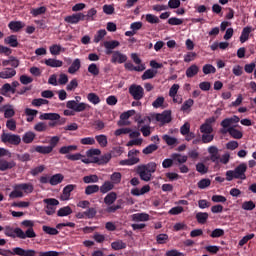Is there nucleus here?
<instances>
[{
  "mask_svg": "<svg viewBox=\"0 0 256 256\" xmlns=\"http://www.w3.org/2000/svg\"><path fill=\"white\" fill-rule=\"evenodd\" d=\"M157 171V163L149 162L148 164L138 165L136 168V173L139 175L141 181L149 182L151 177H153V173Z\"/></svg>",
  "mask_w": 256,
  "mask_h": 256,
  "instance_id": "obj_1",
  "label": "nucleus"
},
{
  "mask_svg": "<svg viewBox=\"0 0 256 256\" xmlns=\"http://www.w3.org/2000/svg\"><path fill=\"white\" fill-rule=\"evenodd\" d=\"M208 153H209V159L212 163H215V165H219V163H222V165H227L229 163V160L231 159V154L225 153L224 155L219 154V148L217 146H210L208 147Z\"/></svg>",
  "mask_w": 256,
  "mask_h": 256,
  "instance_id": "obj_2",
  "label": "nucleus"
},
{
  "mask_svg": "<svg viewBox=\"0 0 256 256\" xmlns=\"http://www.w3.org/2000/svg\"><path fill=\"white\" fill-rule=\"evenodd\" d=\"M14 253L19 256H59L57 251L37 252L33 249L25 250L21 247H15Z\"/></svg>",
  "mask_w": 256,
  "mask_h": 256,
  "instance_id": "obj_3",
  "label": "nucleus"
},
{
  "mask_svg": "<svg viewBox=\"0 0 256 256\" xmlns=\"http://www.w3.org/2000/svg\"><path fill=\"white\" fill-rule=\"evenodd\" d=\"M76 100H70L66 103L67 109H71L72 111H75L76 113H81L89 107V104H86L85 102H80L81 101V96H76Z\"/></svg>",
  "mask_w": 256,
  "mask_h": 256,
  "instance_id": "obj_4",
  "label": "nucleus"
},
{
  "mask_svg": "<svg viewBox=\"0 0 256 256\" xmlns=\"http://www.w3.org/2000/svg\"><path fill=\"white\" fill-rule=\"evenodd\" d=\"M20 225L24 229H27L24 232V239H35V237H37V233H35V230L33 229V227H35V222L32 220H24Z\"/></svg>",
  "mask_w": 256,
  "mask_h": 256,
  "instance_id": "obj_5",
  "label": "nucleus"
},
{
  "mask_svg": "<svg viewBox=\"0 0 256 256\" xmlns=\"http://www.w3.org/2000/svg\"><path fill=\"white\" fill-rule=\"evenodd\" d=\"M4 234L6 235V237H11L12 239H15L16 237L18 239H25V231H23V229L21 228L5 226Z\"/></svg>",
  "mask_w": 256,
  "mask_h": 256,
  "instance_id": "obj_6",
  "label": "nucleus"
},
{
  "mask_svg": "<svg viewBox=\"0 0 256 256\" xmlns=\"http://www.w3.org/2000/svg\"><path fill=\"white\" fill-rule=\"evenodd\" d=\"M128 91L135 101H141L145 97V89L141 85L132 84Z\"/></svg>",
  "mask_w": 256,
  "mask_h": 256,
  "instance_id": "obj_7",
  "label": "nucleus"
},
{
  "mask_svg": "<svg viewBox=\"0 0 256 256\" xmlns=\"http://www.w3.org/2000/svg\"><path fill=\"white\" fill-rule=\"evenodd\" d=\"M41 121H57L58 125H65L67 118H61L58 113H43L39 116Z\"/></svg>",
  "mask_w": 256,
  "mask_h": 256,
  "instance_id": "obj_8",
  "label": "nucleus"
},
{
  "mask_svg": "<svg viewBox=\"0 0 256 256\" xmlns=\"http://www.w3.org/2000/svg\"><path fill=\"white\" fill-rule=\"evenodd\" d=\"M1 141L2 143H9V145H20L21 144V136L17 134L5 133L1 134Z\"/></svg>",
  "mask_w": 256,
  "mask_h": 256,
  "instance_id": "obj_9",
  "label": "nucleus"
},
{
  "mask_svg": "<svg viewBox=\"0 0 256 256\" xmlns=\"http://www.w3.org/2000/svg\"><path fill=\"white\" fill-rule=\"evenodd\" d=\"M46 204L45 213L46 215H55L56 207L59 205V200L55 198H46L43 200Z\"/></svg>",
  "mask_w": 256,
  "mask_h": 256,
  "instance_id": "obj_10",
  "label": "nucleus"
},
{
  "mask_svg": "<svg viewBox=\"0 0 256 256\" xmlns=\"http://www.w3.org/2000/svg\"><path fill=\"white\" fill-rule=\"evenodd\" d=\"M110 63H113L114 65H123V63H127L128 57L126 54L122 53L119 50L114 51L113 54H111Z\"/></svg>",
  "mask_w": 256,
  "mask_h": 256,
  "instance_id": "obj_11",
  "label": "nucleus"
},
{
  "mask_svg": "<svg viewBox=\"0 0 256 256\" xmlns=\"http://www.w3.org/2000/svg\"><path fill=\"white\" fill-rule=\"evenodd\" d=\"M245 173H247V164L245 163H241L234 169L235 179L245 181V179H247V175H245Z\"/></svg>",
  "mask_w": 256,
  "mask_h": 256,
  "instance_id": "obj_12",
  "label": "nucleus"
},
{
  "mask_svg": "<svg viewBox=\"0 0 256 256\" xmlns=\"http://www.w3.org/2000/svg\"><path fill=\"white\" fill-rule=\"evenodd\" d=\"M65 23H69L70 25H77L79 21H85V14L79 12L76 14H72L69 16H66L64 18Z\"/></svg>",
  "mask_w": 256,
  "mask_h": 256,
  "instance_id": "obj_13",
  "label": "nucleus"
},
{
  "mask_svg": "<svg viewBox=\"0 0 256 256\" xmlns=\"http://www.w3.org/2000/svg\"><path fill=\"white\" fill-rule=\"evenodd\" d=\"M120 45L121 43L117 40L104 41L103 47L105 49V54L106 55L114 54L115 51H113V49H117V47H119Z\"/></svg>",
  "mask_w": 256,
  "mask_h": 256,
  "instance_id": "obj_14",
  "label": "nucleus"
},
{
  "mask_svg": "<svg viewBox=\"0 0 256 256\" xmlns=\"http://www.w3.org/2000/svg\"><path fill=\"white\" fill-rule=\"evenodd\" d=\"M77 189V185L75 184H68L63 188L62 195L60 196V199L62 201H69L71 197V193Z\"/></svg>",
  "mask_w": 256,
  "mask_h": 256,
  "instance_id": "obj_15",
  "label": "nucleus"
},
{
  "mask_svg": "<svg viewBox=\"0 0 256 256\" xmlns=\"http://www.w3.org/2000/svg\"><path fill=\"white\" fill-rule=\"evenodd\" d=\"M155 119L158 123H162V125H165V123H171V111L166 110L161 114H156Z\"/></svg>",
  "mask_w": 256,
  "mask_h": 256,
  "instance_id": "obj_16",
  "label": "nucleus"
},
{
  "mask_svg": "<svg viewBox=\"0 0 256 256\" xmlns=\"http://www.w3.org/2000/svg\"><path fill=\"white\" fill-rule=\"evenodd\" d=\"M17 166L15 161H7L5 158H0V171H9Z\"/></svg>",
  "mask_w": 256,
  "mask_h": 256,
  "instance_id": "obj_17",
  "label": "nucleus"
},
{
  "mask_svg": "<svg viewBox=\"0 0 256 256\" xmlns=\"http://www.w3.org/2000/svg\"><path fill=\"white\" fill-rule=\"evenodd\" d=\"M17 75V70L14 68H4L0 72V79H13Z\"/></svg>",
  "mask_w": 256,
  "mask_h": 256,
  "instance_id": "obj_18",
  "label": "nucleus"
},
{
  "mask_svg": "<svg viewBox=\"0 0 256 256\" xmlns=\"http://www.w3.org/2000/svg\"><path fill=\"white\" fill-rule=\"evenodd\" d=\"M199 74V66L196 64H192L190 67L186 69V77L188 79H193L196 75Z\"/></svg>",
  "mask_w": 256,
  "mask_h": 256,
  "instance_id": "obj_19",
  "label": "nucleus"
},
{
  "mask_svg": "<svg viewBox=\"0 0 256 256\" xmlns=\"http://www.w3.org/2000/svg\"><path fill=\"white\" fill-rule=\"evenodd\" d=\"M9 30L13 31L14 33H19L20 29H23V27H25V23L21 22V21H11L8 24Z\"/></svg>",
  "mask_w": 256,
  "mask_h": 256,
  "instance_id": "obj_20",
  "label": "nucleus"
},
{
  "mask_svg": "<svg viewBox=\"0 0 256 256\" xmlns=\"http://www.w3.org/2000/svg\"><path fill=\"white\" fill-rule=\"evenodd\" d=\"M124 68L127 71H137V72L145 71L146 69L145 64H140L139 66H135L131 62H126L124 64Z\"/></svg>",
  "mask_w": 256,
  "mask_h": 256,
  "instance_id": "obj_21",
  "label": "nucleus"
},
{
  "mask_svg": "<svg viewBox=\"0 0 256 256\" xmlns=\"http://www.w3.org/2000/svg\"><path fill=\"white\" fill-rule=\"evenodd\" d=\"M111 153H106L102 155L100 158L96 157L94 158V163H97L98 165H107L109 161L112 159Z\"/></svg>",
  "mask_w": 256,
  "mask_h": 256,
  "instance_id": "obj_22",
  "label": "nucleus"
},
{
  "mask_svg": "<svg viewBox=\"0 0 256 256\" xmlns=\"http://www.w3.org/2000/svg\"><path fill=\"white\" fill-rule=\"evenodd\" d=\"M251 31H253V28L251 26H246L243 28L240 35V43H245L246 41H249V35H251Z\"/></svg>",
  "mask_w": 256,
  "mask_h": 256,
  "instance_id": "obj_23",
  "label": "nucleus"
},
{
  "mask_svg": "<svg viewBox=\"0 0 256 256\" xmlns=\"http://www.w3.org/2000/svg\"><path fill=\"white\" fill-rule=\"evenodd\" d=\"M79 69H81V60L76 58L68 68V73H70V75H75Z\"/></svg>",
  "mask_w": 256,
  "mask_h": 256,
  "instance_id": "obj_24",
  "label": "nucleus"
},
{
  "mask_svg": "<svg viewBox=\"0 0 256 256\" xmlns=\"http://www.w3.org/2000/svg\"><path fill=\"white\" fill-rule=\"evenodd\" d=\"M5 45L10 47H19V41L17 40V35H10L4 39Z\"/></svg>",
  "mask_w": 256,
  "mask_h": 256,
  "instance_id": "obj_25",
  "label": "nucleus"
},
{
  "mask_svg": "<svg viewBox=\"0 0 256 256\" xmlns=\"http://www.w3.org/2000/svg\"><path fill=\"white\" fill-rule=\"evenodd\" d=\"M117 201V193L116 192H110L104 197V203L107 206L113 205Z\"/></svg>",
  "mask_w": 256,
  "mask_h": 256,
  "instance_id": "obj_26",
  "label": "nucleus"
},
{
  "mask_svg": "<svg viewBox=\"0 0 256 256\" xmlns=\"http://www.w3.org/2000/svg\"><path fill=\"white\" fill-rule=\"evenodd\" d=\"M25 115H27V119L26 121L28 123L33 122V120L35 119V117H37L39 111L35 110V109H31V108H26L24 111Z\"/></svg>",
  "mask_w": 256,
  "mask_h": 256,
  "instance_id": "obj_27",
  "label": "nucleus"
},
{
  "mask_svg": "<svg viewBox=\"0 0 256 256\" xmlns=\"http://www.w3.org/2000/svg\"><path fill=\"white\" fill-rule=\"evenodd\" d=\"M16 189H20V191H24V193H31L34 190V187L31 183H21L16 184Z\"/></svg>",
  "mask_w": 256,
  "mask_h": 256,
  "instance_id": "obj_28",
  "label": "nucleus"
},
{
  "mask_svg": "<svg viewBox=\"0 0 256 256\" xmlns=\"http://www.w3.org/2000/svg\"><path fill=\"white\" fill-rule=\"evenodd\" d=\"M44 63L45 65H47V67H52V68L63 67V61L58 59H53V58L46 59Z\"/></svg>",
  "mask_w": 256,
  "mask_h": 256,
  "instance_id": "obj_29",
  "label": "nucleus"
},
{
  "mask_svg": "<svg viewBox=\"0 0 256 256\" xmlns=\"http://www.w3.org/2000/svg\"><path fill=\"white\" fill-rule=\"evenodd\" d=\"M115 188V185L111 181H105L103 185L100 187V193H109V191H113Z\"/></svg>",
  "mask_w": 256,
  "mask_h": 256,
  "instance_id": "obj_30",
  "label": "nucleus"
},
{
  "mask_svg": "<svg viewBox=\"0 0 256 256\" xmlns=\"http://www.w3.org/2000/svg\"><path fill=\"white\" fill-rule=\"evenodd\" d=\"M45 13H47V7L45 6L30 9L32 17H39V15H45Z\"/></svg>",
  "mask_w": 256,
  "mask_h": 256,
  "instance_id": "obj_31",
  "label": "nucleus"
},
{
  "mask_svg": "<svg viewBox=\"0 0 256 256\" xmlns=\"http://www.w3.org/2000/svg\"><path fill=\"white\" fill-rule=\"evenodd\" d=\"M207 219H209V213L207 212H198L196 214V221L200 225H205V223H207Z\"/></svg>",
  "mask_w": 256,
  "mask_h": 256,
  "instance_id": "obj_32",
  "label": "nucleus"
},
{
  "mask_svg": "<svg viewBox=\"0 0 256 256\" xmlns=\"http://www.w3.org/2000/svg\"><path fill=\"white\" fill-rule=\"evenodd\" d=\"M140 159L138 157H131L129 159L121 160L119 165L131 167V165H137Z\"/></svg>",
  "mask_w": 256,
  "mask_h": 256,
  "instance_id": "obj_33",
  "label": "nucleus"
},
{
  "mask_svg": "<svg viewBox=\"0 0 256 256\" xmlns=\"http://www.w3.org/2000/svg\"><path fill=\"white\" fill-rule=\"evenodd\" d=\"M35 132L28 131L22 136V141L26 145H29L32 141H35Z\"/></svg>",
  "mask_w": 256,
  "mask_h": 256,
  "instance_id": "obj_34",
  "label": "nucleus"
},
{
  "mask_svg": "<svg viewBox=\"0 0 256 256\" xmlns=\"http://www.w3.org/2000/svg\"><path fill=\"white\" fill-rule=\"evenodd\" d=\"M34 151L41 155H49V153L53 152L52 147L49 146H35Z\"/></svg>",
  "mask_w": 256,
  "mask_h": 256,
  "instance_id": "obj_35",
  "label": "nucleus"
},
{
  "mask_svg": "<svg viewBox=\"0 0 256 256\" xmlns=\"http://www.w3.org/2000/svg\"><path fill=\"white\" fill-rule=\"evenodd\" d=\"M111 247L114 251H121V249H127V244L123 240H117L111 243Z\"/></svg>",
  "mask_w": 256,
  "mask_h": 256,
  "instance_id": "obj_36",
  "label": "nucleus"
},
{
  "mask_svg": "<svg viewBox=\"0 0 256 256\" xmlns=\"http://www.w3.org/2000/svg\"><path fill=\"white\" fill-rule=\"evenodd\" d=\"M163 141H165V143L169 146V147H173V145H177L179 143V141L177 140V138L172 137L170 135H163L162 136Z\"/></svg>",
  "mask_w": 256,
  "mask_h": 256,
  "instance_id": "obj_37",
  "label": "nucleus"
},
{
  "mask_svg": "<svg viewBox=\"0 0 256 256\" xmlns=\"http://www.w3.org/2000/svg\"><path fill=\"white\" fill-rule=\"evenodd\" d=\"M65 177L63 174H54L52 177H50V184L52 186L59 185V183H63V180Z\"/></svg>",
  "mask_w": 256,
  "mask_h": 256,
  "instance_id": "obj_38",
  "label": "nucleus"
},
{
  "mask_svg": "<svg viewBox=\"0 0 256 256\" xmlns=\"http://www.w3.org/2000/svg\"><path fill=\"white\" fill-rule=\"evenodd\" d=\"M72 151H77V145L62 146L59 149L60 155H67L68 153H72Z\"/></svg>",
  "mask_w": 256,
  "mask_h": 256,
  "instance_id": "obj_39",
  "label": "nucleus"
},
{
  "mask_svg": "<svg viewBox=\"0 0 256 256\" xmlns=\"http://www.w3.org/2000/svg\"><path fill=\"white\" fill-rule=\"evenodd\" d=\"M229 135H231L233 137V139H243V132L233 128V127H229L227 129Z\"/></svg>",
  "mask_w": 256,
  "mask_h": 256,
  "instance_id": "obj_40",
  "label": "nucleus"
},
{
  "mask_svg": "<svg viewBox=\"0 0 256 256\" xmlns=\"http://www.w3.org/2000/svg\"><path fill=\"white\" fill-rule=\"evenodd\" d=\"M71 213H73V209H71L69 206L62 207L57 211L58 217H67L71 215Z\"/></svg>",
  "mask_w": 256,
  "mask_h": 256,
  "instance_id": "obj_41",
  "label": "nucleus"
},
{
  "mask_svg": "<svg viewBox=\"0 0 256 256\" xmlns=\"http://www.w3.org/2000/svg\"><path fill=\"white\" fill-rule=\"evenodd\" d=\"M100 187L97 184L88 185L85 188V195H93L94 193H99Z\"/></svg>",
  "mask_w": 256,
  "mask_h": 256,
  "instance_id": "obj_42",
  "label": "nucleus"
},
{
  "mask_svg": "<svg viewBox=\"0 0 256 256\" xmlns=\"http://www.w3.org/2000/svg\"><path fill=\"white\" fill-rule=\"evenodd\" d=\"M51 55H61V51H65V48L61 47L59 44H53L49 47Z\"/></svg>",
  "mask_w": 256,
  "mask_h": 256,
  "instance_id": "obj_43",
  "label": "nucleus"
},
{
  "mask_svg": "<svg viewBox=\"0 0 256 256\" xmlns=\"http://www.w3.org/2000/svg\"><path fill=\"white\" fill-rule=\"evenodd\" d=\"M193 105H195V101L193 99L189 98L181 106V111H183L184 113H187V111H191V108Z\"/></svg>",
  "mask_w": 256,
  "mask_h": 256,
  "instance_id": "obj_44",
  "label": "nucleus"
},
{
  "mask_svg": "<svg viewBox=\"0 0 256 256\" xmlns=\"http://www.w3.org/2000/svg\"><path fill=\"white\" fill-rule=\"evenodd\" d=\"M157 75V71L153 69L146 70L143 75L141 76L142 81H147V79H153Z\"/></svg>",
  "mask_w": 256,
  "mask_h": 256,
  "instance_id": "obj_45",
  "label": "nucleus"
},
{
  "mask_svg": "<svg viewBox=\"0 0 256 256\" xmlns=\"http://www.w3.org/2000/svg\"><path fill=\"white\" fill-rule=\"evenodd\" d=\"M133 221H149V214L147 213H136L132 215Z\"/></svg>",
  "mask_w": 256,
  "mask_h": 256,
  "instance_id": "obj_46",
  "label": "nucleus"
},
{
  "mask_svg": "<svg viewBox=\"0 0 256 256\" xmlns=\"http://www.w3.org/2000/svg\"><path fill=\"white\" fill-rule=\"evenodd\" d=\"M95 139L97 143L100 145V147H107L108 141H107V136L105 134H100L95 136Z\"/></svg>",
  "mask_w": 256,
  "mask_h": 256,
  "instance_id": "obj_47",
  "label": "nucleus"
},
{
  "mask_svg": "<svg viewBox=\"0 0 256 256\" xmlns=\"http://www.w3.org/2000/svg\"><path fill=\"white\" fill-rule=\"evenodd\" d=\"M105 35H107V30H105V29L98 30L94 36L93 41L95 43H99L100 41H103V39L105 38Z\"/></svg>",
  "mask_w": 256,
  "mask_h": 256,
  "instance_id": "obj_48",
  "label": "nucleus"
},
{
  "mask_svg": "<svg viewBox=\"0 0 256 256\" xmlns=\"http://www.w3.org/2000/svg\"><path fill=\"white\" fill-rule=\"evenodd\" d=\"M159 149V146L157 144H150L146 148L142 150V153L144 155H151V153H155Z\"/></svg>",
  "mask_w": 256,
  "mask_h": 256,
  "instance_id": "obj_49",
  "label": "nucleus"
},
{
  "mask_svg": "<svg viewBox=\"0 0 256 256\" xmlns=\"http://www.w3.org/2000/svg\"><path fill=\"white\" fill-rule=\"evenodd\" d=\"M87 99L93 105H99V103H101V98H99V96L95 93H89L87 95Z\"/></svg>",
  "mask_w": 256,
  "mask_h": 256,
  "instance_id": "obj_50",
  "label": "nucleus"
},
{
  "mask_svg": "<svg viewBox=\"0 0 256 256\" xmlns=\"http://www.w3.org/2000/svg\"><path fill=\"white\" fill-rule=\"evenodd\" d=\"M83 182L86 183V184L99 183V176H97L95 174L84 176L83 177Z\"/></svg>",
  "mask_w": 256,
  "mask_h": 256,
  "instance_id": "obj_51",
  "label": "nucleus"
},
{
  "mask_svg": "<svg viewBox=\"0 0 256 256\" xmlns=\"http://www.w3.org/2000/svg\"><path fill=\"white\" fill-rule=\"evenodd\" d=\"M202 71L204 75H211V73H217V69L211 64L204 65Z\"/></svg>",
  "mask_w": 256,
  "mask_h": 256,
  "instance_id": "obj_52",
  "label": "nucleus"
},
{
  "mask_svg": "<svg viewBox=\"0 0 256 256\" xmlns=\"http://www.w3.org/2000/svg\"><path fill=\"white\" fill-rule=\"evenodd\" d=\"M121 173L120 172H114L111 176H110V180L113 185H119V183H121Z\"/></svg>",
  "mask_w": 256,
  "mask_h": 256,
  "instance_id": "obj_53",
  "label": "nucleus"
},
{
  "mask_svg": "<svg viewBox=\"0 0 256 256\" xmlns=\"http://www.w3.org/2000/svg\"><path fill=\"white\" fill-rule=\"evenodd\" d=\"M256 205L255 202H253V200L250 201H245L242 203V209L244 211H253V209H255Z\"/></svg>",
  "mask_w": 256,
  "mask_h": 256,
  "instance_id": "obj_54",
  "label": "nucleus"
},
{
  "mask_svg": "<svg viewBox=\"0 0 256 256\" xmlns=\"http://www.w3.org/2000/svg\"><path fill=\"white\" fill-rule=\"evenodd\" d=\"M33 107H41V105H49V100L43 98H36L32 100Z\"/></svg>",
  "mask_w": 256,
  "mask_h": 256,
  "instance_id": "obj_55",
  "label": "nucleus"
},
{
  "mask_svg": "<svg viewBox=\"0 0 256 256\" xmlns=\"http://www.w3.org/2000/svg\"><path fill=\"white\" fill-rule=\"evenodd\" d=\"M200 131L204 134H212L213 126H211L209 123H204L200 126Z\"/></svg>",
  "mask_w": 256,
  "mask_h": 256,
  "instance_id": "obj_56",
  "label": "nucleus"
},
{
  "mask_svg": "<svg viewBox=\"0 0 256 256\" xmlns=\"http://www.w3.org/2000/svg\"><path fill=\"white\" fill-rule=\"evenodd\" d=\"M42 230L47 235H59V230H57V228H53L51 226H43Z\"/></svg>",
  "mask_w": 256,
  "mask_h": 256,
  "instance_id": "obj_57",
  "label": "nucleus"
},
{
  "mask_svg": "<svg viewBox=\"0 0 256 256\" xmlns=\"http://www.w3.org/2000/svg\"><path fill=\"white\" fill-rule=\"evenodd\" d=\"M9 197L10 199H19L23 197V192L21 189H17L16 186H14V191L9 194Z\"/></svg>",
  "mask_w": 256,
  "mask_h": 256,
  "instance_id": "obj_58",
  "label": "nucleus"
},
{
  "mask_svg": "<svg viewBox=\"0 0 256 256\" xmlns=\"http://www.w3.org/2000/svg\"><path fill=\"white\" fill-rule=\"evenodd\" d=\"M17 160L21 161V163H27V161H31V154L24 153V154H16Z\"/></svg>",
  "mask_w": 256,
  "mask_h": 256,
  "instance_id": "obj_59",
  "label": "nucleus"
},
{
  "mask_svg": "<svg viewBox=\"0 0 256 256\" xmlns=\"http://www.w3.org/2000/svg\"><path fill=\"white\" fill-rule=\"evenodd\" d=\"M211 186V180L209 178H204L198 182L199 189H207Z\"/></svg>",
  "mask_w": 256,
  "mask_h": 256,
  "instance_id": "obj_60",
  "label": "nucleus"
},
{
  "mask_svg": "<svg viewBox=\"0 0 256 256\" xmlns=\"http://www.w3.org/2000/svg\"><path fill=\"white\" fill-rule=\"evenodd\" d=\"M174 161H178V163H187V156H182L181 154L174 153L171 155Z\"/></svg>",
  "mask_w": 256,
  "mask_h": 256,
  "instance_id": "obj_61",
  "label": "nucleus"
},
{
  "mask_svg": "<svg viewBox=\"0 0 256 256\" xmlns=\"http://www.w3.org/2000/svg\"><path fill=\"white\" fill-rule=\"evenodd\" d=\"M88 72L94 75V77H97L99 75V67H97V64L92 63L88 66Z\"/></svg>",
  "mask_w": 256,
  "mask_h": 256,
  "instance_id": "obj_62",
  "label": "nucleus"
},
{
  "mask_svg": "<svg viewBox=\"0 0 256 256\" xmlns=\"http://www.w3.org/2000/svg\"><path fill=\"white\" fill-rule=\"evenodd\" d=\"M81 145H95V138L86 137L80 140Z\"/></svg>",
  "mask_w": 256,
  "mask_h": 256,
  "instance_id": "obj_63",
  "label": "nucleus"
},
{
  "mask_svg": "<svg viewBox=\"0 0 256 256\" xmlns=\"http://www.w3.org/2000/svg\"><path fill=\"white\" fill-rule=\"evenodd\" d=\"M165 256H185V254L182 252H179V250L172 249V250H168L165 253Z\"/></svg>",
  "mask_w": 256,
  "mask_h": 256,
  "instance_id": "obj_64",
  "label": "nucleus"
}]
</instances>
